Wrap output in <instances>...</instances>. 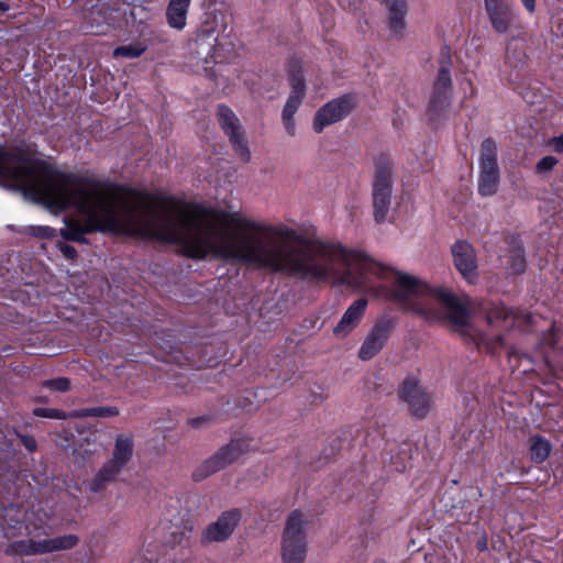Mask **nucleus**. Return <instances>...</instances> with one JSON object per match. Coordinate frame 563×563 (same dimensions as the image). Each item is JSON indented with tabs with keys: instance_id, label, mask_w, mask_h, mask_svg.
Masks as SVG:
<instances>
[{
	"instance_id": "37998d69",
	"label": "nucleus",
	"mask_w": 563,
	"mask_h": 563,
	"mask_svg": "<svg viewBox=\"0 0 563 563\" xmlns=\"http://www.w3.org/2000/svg\"><path fill=\"white\" fill-rule=\"evenodd\" d=\"M199 362L203 366L213 367L219 363V358L218 356H210L209 358H201Z\"/></svg>"
},
{
	"instance_id": "473e14b6",
	"label": "nucleus",
	"mask_w": 563,
	"mask_h": 563,
	"mask_svg": "<svg viewBox=\"0 0 563 563\" xmlns=\"http://www.w3.org/2000/svg\"><path fill=\"white\" fill-rule=\"evenodd\" d=\"M33 415L35 417L41 418H48V419H58V420H65L68 417H70V413H66L62 409L56 408H45V407H36L33 409Z\"/></svg>"
},
{
	"instance_id": "58836bf2",
	"label": "nucleus",
	"mask_w": 563,
	"mask_h": 563,
	"mask_svg": "<svg viewBox=\"0 0 563 563\" xmlns=\"http://www.w3.org/2000/svg\"><path fill=\"white\" fill-rule=\"evenodd\" d=\"M8 514L5 515V521L8 522L9 527L14 530H20L23 526V516L21 510H15V516L11 517L10 520L7 519Z\"/></svg>"
},
{
	"instance_id": "de8ad7c7",
	"label": "nucleus",
	"mask_w": 563,
	"mask_h": 563,
	"mask_svg": "<svg viewBox=\"0 0 563 563\" xmlns=\"http://www.w3.org/2000/svg\"><path fill=\"white\" fill-rule=\"evenodd\" d=\"M522 95V98L528 102V103H534L536 100L534 99H531L529 98L528 93H523V92H520Z\"/></svg>"
},
{
	"instance_id": "c9c22d12",
	"label": "nucleus",
	"mask_w": 563,
	"mask_h": 563,
	"mask_svg": "<svg viewBox=\"0 0 563 563\" xmlns=\"http://www.w3.org/2000/svg\"><path fill=\"white\" fill-rule=\"evenodd\" d=\"M12 432L21 440V443L30 453L37 450V443L33 435L22 434L15 428H12Z\"/></svg>"
},
{
	"instance_id": "2f4dec72",
	"label": "nucleus",
	"mask_w": 563,
	"mask_h": 563,
	"mask_svg": "<svg viewBox=\"0 0 563 563\" xmlns=\"http://www.w3.org/2000/svg\"><path fill=\"white\" fill-rule=\"evenodd\" d=\"M527 55L522 49L512 48L509 45L506 49V62L512 68H521L526 65Z\"/></svg>"
},
{
	"instance_id": "6e6552de",
	"label": "nucleus",
	"mask_w": 563,
	"mask_h": 563,
	"mask_svg": "<svg viewBox=\"0 0 563 563\" xmlns=\"http://www.w3.org/2000/svg\"><path fill=\"white\" fill-rule=\"evenodd\" d=\"M499 179L496 142L492 137H487L481 144L478 195L482 197L494 196L498 190Z\"/></svg>"
},
{
	"instance_id": "b1692460",
	"label": "nucleus",
	"mask_w": 563,
	"mask_h": 563,
	"mask_svg": "<svg viewBox=\"0 0 563 563\" xmlns=\"http://www.w3.org/2000/svg\"><path fill=\"white\" fill-rule=\"evenodd\" d=\"M122 471L112 465L109 462H106L102 467L98 471V473L92 477L89 483V489L92 493H101L110 484L114 483Z\"/></svg>"
},
{
	"instance_id": "79ce46f5",
	"label": "nucleus",
	"mask_w": 563,
	"mask_h": 563,
	"mask_svg": "<svg viewBox=\"0 0 563 563\" xmlns=\"http://www.w3.org/2000/svg\"><path fill=\"white\" fill-rule=\"evenodd\" d=\"M475 547H476V549L479 552L487 551V549H488V539H487L486 533H484L481 538L477 539Z\"/></svg>"
},
{
	"instance_id": "a19ab883",
	"label": "nucleus",
	"mask_w": 563,
	"mask_h": 563,
	"mask_svg": "<svg viewBox=\"0 0 563 563\" xmlns=\"http://www.w3.org/2000/svg\"><path fill=\"white\" fill-rule=\"evenodd\" d=\"M551 145L556 153L563 154V134L554 136L551 140Z\"/></svg>"
},
{
	"instance_id": "aec40b11",
	"label": "nucleus",
	"mask_w": 563,
	"mask_h": 563,
	"mask_svg": "<svg viewBox=\"0 0 563 563\" xmlns=\"http://www.w3.org/2000/svg\"><path fill=\"white\" fill-rule=\"evenodd\" d=\"M384 3L388 11V29L395 37L401 38L406 29L407 1L385 0Z\"/></svg>"
},
{
	"instance_id": "dca6fc26",
	"label": "nucleus",
	"mask_w": 563,
	"mask_h": 563,
	"mask_svg": "<svg viewBox=\"0 0 563 563\" xmlns=\"http://www.w3.org/2000/svg\"><path fill=\"white\" fill-rule=\"evenodd\" d=\"M484 3L492 27L499 34L508 32L516 19L511 4L503 0H484Z\"/></svg>"
},
{
	"instance_id": "f3484780",
	"label": "nucleus",
	"mask_w": 563,
	"mask_h": 563,
	"mask_svg": "<svg viewBox=\"0 0 563 563\" xmlns=\"http://www.w3.org/2000/svg\"><path fill=\"white\" fill-rule=\"evenodd\" d=\"M368 300L365 297H361L353 301L343 313L341 320L333 328V335L338 339H344L352 333L361 323Z\"/></svg>"
},
{
	"instance_id": "f704fd0d",
	"label": "nucleus",
	"mask_w": 563,
	"mask_h": 563,
	"mask_svg": "<svg viewBox=\"0 0 563 563\" xmlns=\"http://www.w3.org/2000/svg\"><path fill=\"white\" fill-rule=\"evenodd\" d=\"M558 163L559 161L556 157L552 155L544 156L537 163L536 173L544 174L547 172H550L556 166Z\"/></svg>"
},
{
	"instance_id": "39448f33",
	"label": "nucleus",
	"mask_w": 563,
	"mask_h": 563,
	"mask_svg": "<svg viewBox=\"0 0 563 563\" xmlns=\"http://www.w3.org/2000/svg\"><path fill=\"white\" fill-rule=\"evenodd\" d=\"M218 16L214 13H206L203 21L197 29L195 38V48L192 54L205 64H221L229 59V53L223 49V44L219 42L218 31Z\"/></svg>"
},
{
	"instance_id": "c756f323",
	"label": "nucleus",
	"mask_w": 563,
	"mask_h": 563,
	"mask_svg": "<svg viewBox=\"0 0 563 563\" xmlns=\"http://www.w3.org/2000/svg\"><path fill=\"white\" fill-rule=\"evenodd\" d=\"M120 410L115 406H98L91 408H80L70 412V418H88V417H117Z\"/></svg>"
},
{
	"instance_id": "1a4fd4ad",
	"label": "nucleus",
	"mask_w": 563,
	"mask_h": 563,
	"mask_svg": "<svg viewBox=\"0 0 563 563\" xmlns=\"http://www.w3.org/2000/svg\"><path fill=\"white\" fill-rule=\"evenodd\" d=\"M217 121L233 148L235 155L243 162L251 159V151L245 130L233 110L220 103L217 107Z\"/></svg>"
},
{
	"instance_id": "72a5a7b5",
	"label": "nucleus",
	"mask_w": 563,
	"mask_h": 563,
	"mask_svg": "<svg viewBox=\"0 0 563 563\" xmlns=\"http://www.w3.org/2000/svg\"><path fill=\"white\" fill-rule=\"evenodd\" d=\"M43 386L55 391L65 393L70 389V379L67 377H57L45 380Z\"/></svg>"
},
{
	"instance_id": "09e8293b",
	"label": "nucleus",
	"mask_w": 563,
	"mask_h": 563,
	"mask_svg": "<svg viewBox=\"0 0 563 563\" xmlns=\"http://www.w3.org/2000/svg\"><path fill=\"white\" fill-rule=\"evenodd\" d=\"M132 563H153V562L148 561L146 559H139V560L133 561Z\"/></svg>"
},
{
	"instance_id": "ea45409f",
	"label": "nucleus",
	"mask_w": 563,
	"mask_h": 563,
	"mask_svg": "<svg viewBox=\"0 0 563 563\" xmlns=\"http://www.w3.org/2000/svg\"><path fill=\"white\" fill-rule=\"evenodd\" d=\"M211 419H212V416H210V415L200 416V417L189 419L188 424L192 428H199L203 423L209 422Z\"/></svg>"
},
{
	"instance_id": "393cba45",
	"label": "nucleus",
	"mask_w": 563,
	"mask_h": 563,
	"mask_svg": "<svg viewBox=\"0 0 563 563\" xmlns=\"http://www.w3.org/2000/svg\"><path fill=\"white\" fill-rule=\"evenodd\" d=\"M122 471L112 465L109 462H106L102 467L98 471V473L92 477L89 483V489L92 493H101L110 484L114 483Z\"/></svg>"
},
{
	"instance_id": "0eeeda50",
	"label": "nucleus",
	"mask_w": 563,
	"mask_h": 563,
	"mask_svg": "<svg viewBox=\"0 0 563 563\" xmlns=\"http://www.w3.org/2000/svg\"><path fill=\"white\" fill-rule=\"evenodd\" d=\"M288 81L290 93L282 111L283 125L289 136L296 134L295 114L301 106L306 96V80L300 58L291 57L287 64Z\"/></svg>"
},
{
	"instance_id": "49530a36",
	"label": "nucleus",
	"mask_w": 563,
	"mask_h": 563,
	"mask_svg": "<svg viewBox=\"0 0 563 563\" xmlns=\"http://www.w3.org/2000/svg\"><path fill=\"white\" fill-rule=\"evenodd\" d=\"M10 9V5L7 2L0 1V11L7 12Z\"/></svg>"
},
{
	"instance_id": "a878e982",
	"label": "nucleus",
	"mask_w": 563,
	"mask_h": 563,
	"mask_svg": "<svg viewBox=\"0 0 563 563\" xmlns=\"http://www.w3.org/2000/svg\"><path fill=\"white\" fill-rule=\"evenodd\" d=\"M530 460L534 464H541L548 460L552 451L551 442L541 434H533L529 438Z\"/></svg>"
},
{
	"instance_id": "e433bc0d",
	"label": "nucleus",
	"mask_w": 563,
	"mask_h": 563,
	"mask_svg": "<svg viewBox=\"0 0 563 563\" xmlns=\"http://www.w3.org/2000/svg\"><path fill=\"white\" fill-rule=\"evenodd\" d=\"M29 231L33 236L41 239H52L55 236V229L51 227H30Z\"/></svg>"
},
{
	"instance_id": "a211bd4d",
	"label": "nucleus",
	"mask_w": 563,
	"mask_h": 563,
	"mask_svg": "<svg viewBox=\"0 0 563 563\" xmlns=\"http://www.w3.org/2000/svg\"><path fill=\"white\" fill-rule=\"evenodd\" d=\"M368 300L365 297H361L353 301L343 313L341 320L333 328V335L338 339H344L352 333L361 323Z\"/></svg>"
},
{
	"instance_id": "3c124183",
	"label": "nucleus",
	"mask_w": 563,
	"mask_h": 563,
	"mask_svg": "<svg viewBox=\"0 0 563 563\" xmlns=\"http://www.w3.org/2000/svg\"><path fill=\"white\" fill-rule=\"evenodd\" d=\"M157 339H158V335L156 334V338H154V339H153V343H155V344H159V343L157 342Z\"/></svg>"
},
{
	"instance_id": "4468645a",
	"label": "nucleus",
	"mask_w": 563,
	"mask_h": 563,
	"mask_svg": "<svg viewBox=\"0 0 563 563\" xmlns=\"http://www.w3.org/2000/svg\"><path fill=\"white\" fill-rule=\"evenodd\" d=\"M242 511L232 508L222 511L214 522L209 523L201 532V543H222L228 541L242 520Z\"/></svg>"
},
{
	"instance_id": "a18cd8bd",
	"label": "nucleus",
	"mask_w": 563,
	"mask_h": 563,
	"mask_svg": "<svg viewBox=\"0 0 563 563\" xmlns=\"http://www.w3.org/2000/svg\"><path fill=\"white\" fill-rule=\"evenodd\" d=\"M1 434H2V438L0 437V442L3 443L4 445H7L8 448L12 446L13 440L8 439L7 434L3 432H1Z\"/></svg>"
},
{
	"instance_id": "cd10ccee",
	"label": "nucleus",
	"mask_w": 563,
	"mask_h": 563,
	"mask_svg": "<svg viewBox=\"0 0 563 563\" xmlns=\"http://www.w3.org/2000/svg\"><path fill=\"white\" fill-rule=\"evenodd\" d=\"M79 543V538L76 534L58 536L51 539L42 540L43 554L52 553L55 551L70 550Z\"/></svg>"
},
{
	"instance_id": "6ab92c4d",
	"label": "nucleus",
	"mask_w": 563,
	"mask_h": 563,
	"mask_svg": "<svg viewBox=\"0 0 563 563\" xmlns=\"http://www.w3.org/2000/svg\"><path fill=\"white\" fill-rule=\"evenodd\" d=\"M484 312L487 324L497 329H511L518 318V310L509 308L503 302H489L484 308Z\"/></svg>"
},
{
	"instance_id": "ddd939ff",
	"label": "nucleus",
	"mask_w": 563,
	"mask_h": 563,
	"mask_svg": "<svg viewBox=\"0 0 563 563\" xmlns=\"http://www.w3.org/2000/svg\"><path fill=\"white\" fill-rule=\"evenodd\" d=\"M356 107L354 97L345 93L324 103L314 114L312 128L321 133L325 126L344 120Z\"/></svg>"
},
{
	"instance_id": "f8f14e48",
	"label": "nucleus",
	"mask_w": 563,
	"mask_h": 563,
	"mask_svg": "<svg viewBox=\"0 0 563 563\" xmlns=\"http://www.w3.org/2000/svg\"><path fill=\"white\" fill-rule=\"evenodd\" d=\"M396 325V318L389 316L379 317L365 336L358 350V358L369 361L375 357L387 344Z\"/></svg>"
},
{
	"instance_id": "603ef678",
	"label": "nucleus",
	"mask_w": 563,
	"mask_h": 563,
	"mask_svg": "<svg viewBox=\"0 0 563 563\" xmlns=\"http://www.w3.org/2000/svg\"><path fill=\"white\" fill-rule=\"evenodd\" d=\"M166 347H170V349H172V347H173V344H170V343L168 342V344H166Z\"/></svg>"
},
{
	"instance_id": "864d4df0",
	"label": "nucleus",
	"mask_w": 563,
	"mask_h": 563,
	"mask_svg": "<svg viewBox=\"0 0 563 563\" xmlns=\"http://www.w3.org/2000/svg\"><path fill=\"white\" fill-rule=\"evenodd\" d=\"M208 347H209L208 345H205V346L202 347V350H203V351H207V350H208Z\"/></svg>"
},
{
	"instance_id": "8fccbe9b",
	"label": "nucleus",
	"mask_w": 563,
	"mask_h": 563,
	"mask_svg": "<svg viewBox=\"0 0 563 563\" xmlns=\"http://www.w3.org/2000/svg\"><path fill=\"white\" fill-rule=\"evenodd\" d=\"M404 470H405V464H401V466H400V467H399V466H397V471L402 472Z\"/></svg>"
},
{
	"instance_id": "7c9ffc66",
	"label": "nucleus",
	"mask_w": 563,
	"mask_h": 563,
	"mask_svg": "<svg viewBox=\"0 0 563 563\" xmlns=\"http://www.w3.org/2000/svg\"><path fill=\"white\" fill-rule=\"evenodd\" d=\"M147 49V44L142 41H134L128 45H121L113 49L114 57L137 58Z\"/></svg>"
},
{
	"instance_id": "4be33fe9",
	"label": "nucleus",
	"mask_w": 563,
	"mask_h": 563,
	"mask_svg": "<svg viewBox=\"0 0 563 563\" xmlns=\"http://www.w3.org/2000/svg\"><path fill=\"white\" fill-rule=\"evenodd\" d=\"M509 252L506 263V269L511 275H520L527 268L525 247L519 238L511 236L508 240Z\"/></svg>"
},
{
	"instance_id": "423d86ee",
	"label": "nucleus",
	"mask_w": 563,
	"mask_h": 563,
	"mask_svg": "<svg viewBox=\"0 0 563 563\" xmlns=\"http://www.w3.org/2000/svg\"><path fill=\"white\" fill-rule=\"evenodd\" d=\"M306 523L300 510L288 515L282 537L284 563H303L307 555Z\"/></svg>"
},
{
	"instance_id": "bb28decb",
	"label": "nucleus",
	"mask_w": 563,
	"mask_h": 563,
	"mask_svg": "<svg viewBox=\"0 0 563 563\" xmlns=\"http://www.w3.org/2000/svg\"><path fill=\"white\" fill-rule=\"evenodd\" d=\"M4 553L7 555H37L43 554L42 540L33 539L18 540L7 545Z\"/></svg>"
},
{
	"instance_id": "2eb2a0df",
	"label": "nucleus",
	"mask_w": 563,
	"mask_h": 563,
	"mask_svg": "<svg viewBox=\"0 0 563 563\" xmlns=\"http://www.w3.org/2000/svg\"><path fill=\"white\" fill-rule=\"evenodd\" d=\"M454 265L459 273L468 282L474 283L477 275V257L471 243L456 241L451 247Z\"/></svg>"
},
{
	"instance_id": "9b49d317",
	"label": "nucleus",
	"mask_w": 563,
	"mask_h": 563,
	"mask_svg": "<svg viewBox=\"0 0 563 563\" xmlns=\"http://www.w3.org/2000/svg\"><path fill=\"white\" fill-rule=\"evenodd\" d=\"M398 397L408 406L410 415L416 419H424L431 409V397L415 375L405 377L398 388Z\"/></svg>"
},
{
	"instance_id": "412c9836",
	"label": "nucleus",
	"mask_w": 563,
	"mask_h": 563,
	"mask_svg": "<svg viewBox=\"0 0 563 563\" xmlns=\"http://www.w3.org/2000/svg\"><path fill=\"white\" fill-rule=\"evenodd\" d=\"M191 0H169L165 18L169 27L183 31L187 25V16Z\"/></svg>"
},
{
	"instance_id": "c85d7f7f",
	"label": "nucleus",
	"mask_w": 563,
	"mask_h": 563,
	"mask_svg": "<svg viewBox=\"0 0 563 563\" xmlns=\"http://www.w3.org/2000/svg\"><path fill=\"white\" fill-rule=\"evenodd\" d=\"M473 341L478 349H484L488 354L492 355L498 354L505 345V338L500 333L490 335L485 332H478L473 338Z\"/></svg>"
},
{
	"instance_id": "20e7f679",
	"label": "nucleus",
	"mask_w": 563,
	"mask_h": 563,
	"mask_svg": "<svg viewBox=\"0 0 563 563\" xmlns=\"http://www.w3.org/2000/svg\"><path fill=\"white\" fill-rule=\"evenodd\" d=\"M139 0L98 1L85 13V29L93 35L108 34L124 20L126 10Z\"/></svg>"
},
{
	"instance_id": "4c0bfd02",
	"label": "nucleus",
	"mask_w": 563,
	"mask_h": 563,
	"mask_svg": "<svg viewBox=\"0 0 563 563\" xmlns=\"http://www.w3.org/2000/svg\"><path fill=\"white\" fill-rule=\"evenodd\" d=\"M59 251L64 255V257L69 261H75L78 257L77 250L70 244L62 243L59 245Z\"/></svg>"
},
{
	"instance_id": "5701e85b",
	"label": "nucleus",
	"mask_w": 563,
	"mask_h": 563,
	"mask_svg": "<svg viewBox=\"0 0 563 563\" xmlns=\"http://www.w3.org/2000/svg\"><path fill=\"white\" fill-rule=\"evenodd\" d=\"M134 452V442L132 437L118 434L115 438V443L112 452V457L107 462L112 465L119 467L121 471L126 466V464L131 461Z\"/></svg>"
},
{
	"instance_id": "f03ea898",
	"label": "nucleus",
	"mask_w": 563,
	"mask_h": 563,
	"mask_svg": "<svg viewBox=\"0 0 563 563\" xmlns=\"http://www.w3.org/2000/svg\"><path fill=\"white\" fill-rule=\"evenodd\" d=\"M438 63V74L432 84V90L426 111L428 120L434 126H437L440 121L446 118V113L452 101V56L451 47L449 45L444 44L441 47Z\"/></svg>"
},
{
	"instance_id": "7ed1b4c3",
	"label": "nucleus",
	"mask_w": 563,
	"mask_h": 563,
	"mask_svg": "<svg viewBox=\"0 0 563 563\" xmlns=\"http://www.w3.org/2000/svg\"><path fill=\"white\" fill-rule=\"evenodd\" d=\"M374 176L372 181L373 216L376 223L386 221L393 195V159L389 154L380 153L373 158Z\"/></svg>"
},
{
	"instance_id": "c03bdc74",
	"label": "nucleus",
	"mask_w": 563,
	"mask_h": 563,
	"mask_svg": "<svg viewBox=\"0 0 563 563\" xmlns=\"http://www.w3.org/2000/svg\"><path fill=\"white\" fill-rule=\"evenodd\" d=\"M521 3L529 13L536 11V0H521Z\"/></svg>"
},
{
	"instance_id": "f257e3e1",
	"label": "nucleus",
	"mask_w": 563,
	"mask_h": 563,
	"mask_svg": "<svg viewBox=\"0 0 563 563\" xmlns=\"http://www.w3.org/2000/svg\"><path fill=\"white\" fill-rule=\"evenodd\" d=\"M0 186L22 192L54 212L71 207L84 223L67 219L60 235L87 243L86 234L121 233L180 247L192 260L209 254L295 277V230L258 222L175 196L152 192L92 174L59 170L25 148L0 145Z\"/></svg>"
},
{
	"instance_id": "9d476101",
	"label": "nucleus",
	"mask_w": 563,
	"mask_h": 563,
	"mask_svg": "<svg viewBox=\"0 0 563 563\" xmlns=\"http://www.w3.org/2000/svg\"><path fill=\"white\" fill-rule=\"evenodd\" d=\"M249 450V442L244 439H233L221 446L211 457L206 460L194 473L196 482L202 481L211 474L224 468L236 461Z\"/></svg>"
}]
</instances>
